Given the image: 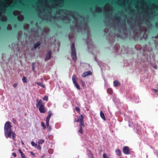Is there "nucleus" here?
Returning a JSON list of instances; mask_svg holds the SVG:
<instances>
[{
    "instance_id": "nucleus-11",
    "label": "nucleus",
    "mask_w": 158,
    "mask_h": 158,
    "mask_svg": "<svg viewBox=\"0 0 158 158\" xmlns=\"http://www.w3.org/2000/svg\"><path fill=\"white\" fill-rule=\"evenodd\" d=\"M77 77L75 75H73L72 77V80L73 81V84L77 82L76 80Z\"/></svg>"
},
{
    "instance_id": "nucleus-41",
    "label": "nucleus",
    "mask_w": 158,
    "mask_h": 158,
    "mask_svg": "<svg viewBox=\"0 0 158 158\" xmlns=\"http://www.w3.org/2000/svg\"><path fill=\"white\" fill-rule=\"evenodd\" d=\"M64 18L66 19H69V18L68 17L65 16Z\"/></svg>"
},
{
    "instance_id": "nucleus-13",
    "label": "nucleus",
    "mask_w": 158,
    "mask_h": 158,
    "mask_svg": "<svg viewBox=\"0 0 158 158\" xmlns=\"http://www.w3.org/2000/svg\"><path fill=\"white\" fill-rule=\"evenodd\" d=\"M19 153L21 155V157L22 158H25V156L24 154L23 153V152L22 151L21 149H19Z\"/></svg>"
},
{
    "instance_id": "nucleus-7",
    "label": "nucleus",
    "mask_w": 158,
    "mask_h": 158,
    "mask_svg": "<svg viewBox=\"0 0 158 158\" xmlns=\"http://www.w3.org/2000/svg\"><path fill=\"white\" fill-rule=\"evenodd\" d=\"M92 74V72L90 71H89L84 73L82 74V76L83 77H85L87 76L91 75Z\"/></svg>"
},
{
    "instance_id": "nucleus-26",
    "label": "nucleus",
    "mask_w": 158,
    "mask_h": 158,
    "mask_svg": "<svg viewBox=\"0 0 158 158\" xmlns=\"http://www.w3.org/2000/svg\"><path fill=\"white\" fill-rule=\"evenodd\" d=\"M75 110L77 112H79L80 111V108L77 106L75 107Z\"/></svg>"
},
{
    "instance_id": "nucleus-39",
    "label": "nucleus",
    "mask_w": 158,
    "mask_h": 158,
    "mask_svg": "<svg viewBox=\"0 0 158 158\" xmlns=\"http://www.w3.org/2000/svg\"><path fill=\"white\" fill-rule=\"evenodd\" d=\"M31 154L32 156H35V154L32 152H31Z\"/></svg>"
},
{
    "instance_id": "nucleus-34",
    "label": "nucleus",
    "mask_w": 158,
    "mask_h": 158,
    "mask_svg": "<svg viewBox=\"0 0 158 158\" xmlns=\"http://www.w3.org/2000/svg\"><path fill=\"white\" fill-rule=\"evenodd\" d=\"M12 155L14 157H16V154L15 152H13L12 153Z\"/></svg>"
},
{
    "instance_id": "nucleus-19",
    "label": "nucleus",
    "mask_w": 158,
    "mask_h": 158,
    "mask_svg": "<svg viewBox=\"0 0 158 158\" xmlns=\"http://www.w3.org/2000/svg\"><path fill=\"white\" fill-rule=\"evenodd\" d=\"M74 85L76 87L77 89H80V85L77 84V82L74 83Z\"/></svg>"
},
{
    "instance_id": "nucleus-29",
    "label": "nucleus",
    "mask_w": 158,
    "mask_h": 158,
    "mask_svg": "<svg viewBox=\"0 0 158 158\" xmlns=\"http://www.w3.org/2000/svg\"><path fill=\"white\" fill-rule=\"evenodd\" d=\"M34 63H32V70L33 71H34L35 70V68L34 67Z\"/></svg>"
},
{
    "instance_id": "nucleus-38",
    "label": "nucleus",
    "mask_w": 158,
    "mask_h": 158,
    "mask_svg": "<svg viewBox=\"0 0 158 158\" xmlns=\"http://www.w3.org/2000/svg\"><path fill=\"white\" fill-rule=\"evenodd\" d=\"M90 157L89 158H94L93 157V155L92 153L90 154Z\"/></svg>"
},
{
    "instance_id": "nucleus-47",
    "label": "nucleus",
    "mask_w": 158,
    "mask_h": 158,
    "mask_svg": "<svg viewBox=\"0 0 158 158\" xmlns=\"http://www.w3.org/2000/svg\"><path fill=\"white\" fill-rule=\"evenodd\" d=\"M148 21V20H146V22L147 23Z\"/></svg>"
},
{
    "instance_id": "nucleus-17",
    "label": "nucleus",
    "mask_w": 158,
    "mask_h": 158,
    "mask_svg": "<svg viewBox=\"0 0 158 158\" xmlns=\"http://www.w3.org/2000/svg\"><path fill=\"white\" fill-rule=\"evenodd\" d=\"M107 92L110 94H111L113 93V91L111 88H108L107 89Z\"/></svg>"
},
{
    "instance_id": "nucleus-22",
    "label": "nucleus",
    "mask_w": 158,
    "mask_h": 158,
    "mask_svg": "<svg viewBox=\"0 0 158 158\" xmlns=\"http://www.w3.org/2000/svg\"><path fill=\"white\" fill-rule=\"evenodd\" d=\"M114 18L117 21H119L120 20V17L117 15L114 16Z\"/></svg>"
},
{
    "instance_id": "nucleus-9",
    "label": "nucleus",
    "mask_w": 158,
    "mask_h": 158,
    "mask_svg": "<svg viewBox=\"0 0 158 158\" xmlns=\"http://www.w3.org/2000/svg\"><path fill=\"white\" fill-rule=\"evenodd\" d=\"M115 152L117 155L119 156H121L122 155V153L121 150L119 149H116L115 150Z\"/></svg>"
},
{
    "instance_id": "nucleus-5",
    "label": "nucleus",
    "mask_w": 158,
    "mask_h": 158,
    "mask_svg": "<svg viewBox=\"0 0 158 158\" xmlns=\"http://www.w3.org/2000/svg\"><path fill=\"white\" fill-rule=\"evenodd\" d=\"M84 115L83 114H81L80 116V127H84L85 124L84 121Z\"/></svg>"
},
{
    "instance_id": "nucleus-33",
    "label": "nucleus",
    "mask_w": 158,
    "mask_h": 158,
    "mask_svg": "<svg viewBox=\"0 0 158 158\" xmlns=\"http://www.w3.org/2000/svg\"><path fill=\"white\" fill-rule=\"evenodd\" d=\"M37 148L40 150L41 149V148L40 146L39 145L37 147Z\"/></svg>"
},
{
    "instance_id": "nucleus-10",
    "label": "nucleus",
    "mask_w": 158,
    "mask_h": 158,
    "mask_svg": "<svg viewBox=\"0 0 158 158\" xmlns=\"http://www.w3.org/2000/svg\"><path fill=\"white\" fill-rule=\"evenodd\" d=\"M100 116L101 118L103 119L104 121L106 120V119L104 115V114L103 113L102 111H101L100 112Z\"/></svg>"
},
{
    "instance_id": "nucleus-24",
    "label": "nucleus",
    "mask_w": 158,
    "mask_h": 158,
    "mask_svg": "<svg viewBox=\"0 0 158 158\" xmlns=\"http://www.w3.org/2000/svg\"><path fill=\"white\" fill-rule=\"evenodd\" d=\"M31 144L33 146H35V147L37 146V144H35V143L33 141L31 142Z\"/></svg>"
},
{
    "instance_id": "nucleus-16",
    "label": "nucleus",
    "mask_w": 158,
    "mask_h": 158,
    "mask_svg": "<svg viewBox=\"0 0 158 158\" xmlns=\"http://www.w3.org/2000/svg\"><path fill=\"white\" fill-rule=\"evenodd\" d=\"M44 142V140L43 139H40L38 141L39 144H41Z\"/></svg>"
},
{
    "instance_id": "nucleus-36",
    "label": "nucleus",
    "mask_w": 158,
    "mask_h": 158,
    "mask_svg": "<svg viewBox=\"0 0 158 158\" xmlns=\"http://www.w3.org/2000/svg\"><path fill=\"white\" fill-rule=\"evenodd\" d=\"M7 7L8 9H10V8H11L12 7V6H10V5H8Z\"/></svg>"
},
{
    "instance_id": "nucleus-27",
    "label": "nucleus",
    "mask_w": 158,
    "mask_h": 158,
    "mask_svg": "<svg viewBox=\"0 0 158 158\" xmlns=\"http://www.w3.org/2000/svg\"><path fill=\"white\" fill-rule=\"evenodd\" d=\"M80 121V116L79 117V118L78 119H74V122H79Z\"/></svg>"
},
{
    "instance_id": "nucleus-30",
    "label": "nucleus",
    "mask_w": 158,
    "mask_h": 158,
    "mask_svg": "<svg viewBox=\"0 0 158 158\" xmlns=\"http://www.w3.org/2000/svg\"><path fill=\"white\" fill-rule=\"evenodd\" d=\"M152 90H153L154 92L155 93H157V94L158 95V90L156 89H152Z\"/></svg>"
},
{
    "instance_id": "nucleus-23",
    "label": "nucleus",
    "mask_w": 158,
    "mask_h": 158,
    "mask_svg": "<svg viewBox=\"0 0 158 158\" xmlns=\"http://www.w3.org/2000/svg\"><path fill=\"white\" fill-rule=\"evenodd\" d=\"M43 100H45L47 101H48V96H44L43 98Z\"/></svg>"
},
{
    "instance_id": "nucleus-45",
    "label": "nucleus",
    "mask_w": 158,
    "mask_h": 158,
    "mask_svg": "<svg viewBox=\"0 0 158 158\" xmlns=\"http://www.w3.org/2000/svg\"><path fill=\"white\" fill-rule=\"evenodd\" d=\"M22 143L23 144H24V143H23V141L22 142Z\"/></svg>"
},
{
    "instance_id": "nucleus-28",
    "label": "nucleus",
    "mask_w": 158,
    "mask_h": 158,
    "mask_svg": "<svg viewBox=\"0 0 158 158\" xmlns=\"http://www.w3.org/2000/svg\"><path fill=\"white\" fill-rule=\"evenodd\" d=\"M29 25L28 24H27L24 26V28L25 29H28L29 28Z\"/></svg>"
},
{
    "instance_id": "nucleus-1",
    "label": "nucleus",
    "mask_w": 158,
    "mask_h": 158,
    "mask_svg": "<svg viewBox=\"0 0 158 158\" xmlns=\"http://www.w3.org/2000/svg\"><path fill=\"white\" fill-rule=\"evenodd\" d=\"M4 133L6 138L11 137L13 140L15 141L16 134L12 130V126L9 121L6 122L4 125Z\"/></svg>"
},
{
    "instance_id": "nucleus-32",
    "label": "nucleus",
    "mask_w": 158,
    "mask_h": 158,
    "mask_svg": "<svg viewBox=\"0 0 158 158\" xmlns=\"http://www.w3.org/2000/svg\"><path fill=\"white\" fill-rule=\"evenodd\" d=\"M46 126L47 127H48L49 125V121L46 120Z\"/></svg>"
},
{
    "instance_id": "nucleus-35",
    "label": "nucleus",
    "mask_w": 158,
    "mask_h": 158,
    "mask_svg": "<svg viewBox=\"0 0 158 158\" xmlns=\"http://www.w3.org/2000/svg\"><path fill=\"white\" fill-rule=\"evenodd\" d=\"M52 149H50L48 150V152L49 153H52Z\"/></svg>"
},
{
    "instance_id": "nucleus-18",
    "label": "nucleus",
    "mask_w": 158,
    "mask_h": 158,
    "mask_svg": "<svg viewBox=\"0 0 158 158\" xmlns=\"http://www.w3.org/2000/svg\"><path fill=\"white\" fill-rule=\"evenodd\" d=\"M22 80L23 82L27 83V78L26 77H23L22 79Z\"/></svg>"
},
{
    "instance_id": "nucleus-2",
    "label": "nucleus",
    "mask_w": 158,
    "mask_h": 158,
    "mask_svg": "<svg viewBox=\"0 0 158 158\" xmlns=\"http://www.w3.org/2000/svg\"><path fill=\"white\" fill-rule=\"evenodd\" d=\"M36 106H39V110L41 113H44L46 112V109L44 107V103L41 99L38 101L37 99Z\"/></svg>"
},
{
    "instance_id": "nucleus-37",
    "label": "nucleus",
    "mask_w": 158,
    "mask_h": 158,
    "mask_svg": "<svg viewBox=\"0 0 158 158\" xmlns=\"http://www.w3.org/2000/svg\"><path fill=\"white\" fill-rule=\"evenodd\" d=\"M17 83H15V84H14L13 85V86L14 87H17Z\"/></svg>"
},
{
    "instance_id": "nucleus-40",
    "label": "nucleus",
    "mask_w": 158,
    "mask_h": 158,
    "mask_svg": "<svg viewBox=\"0 0 158 158\" xmlns=\"http://www.w3.org/2000/svg\"><path fill=\"white\" fill-rule=\"evenodd\" d=\"M117 37H122V36L121 35H117Z\"/></svg>"
},
{
    "instance_id": "nucleus-6",
    "label": "nucleus",
    "mask_w": 158,
    "mask_h": 158,
    "mask_svg": "<svg viewBox=\"0 0 158 158\" xmlns=\"http://www.w3.org/2000/svg\"><path fill=\"white\" fill-rule=\"evenodd\" d=\"M52 51L49 50L48 51L47 54L46 55V57L45 58V61H47L50 59L51 57Z\"/></svg>"
},
{
    "instance_id": "nucleus-12",
    "label": "nucleus",
    "mask_w": 158,
    "mask_h": 158,
    "mask_svg": "<svg viewBox=\"0 0 158 158\" xmlns=\"http://www.w3.org/2000/svg\"><path fill=\"white\" fill-rule=\"evenodd\" d=\"M114 85L115 86H118L120 85V83L118 81H114Z\"/></svg>"
},
{
    "instance_id": "nucleus-20",
    "label": "nucleus",
    "mask_w": 158,
    "mask_h": 158,
    "mask_svg": "<svg viewBox=\"0 0 158 158\" xmlns=\"http://www.w3.org/2000/svg\"><path fill=\"white\" fill-rule=\"evenodd\" d=\"M78 132L81 133V134H82L83 133V131L82 130V127H79V129L78 131Z\"/></svg>"
},
{
    "instance_id": "nucleus-42",
    "label": "nucleus",
    "mask_w": 158,
    "mask_h": 158,
    "mask_svg": "<svg viewBox=\"0 0 158 158\" xmlns=\"http://www.w3.org/2000/svg\"><path fill=\"white\" fill-rule=\"evenodd\" d=\"M21 33H21V32H20H20H19L18 33V35H19V36H20V35H21Z\"/></svg>"
},
{
    "instance_id": "nucleus-4",
    "label": "nucleus",
    "mask_w": 158,
    "mask_h": 158,
    "mask_svg": "<svg viewBox=\"0 0 158 158\" xmlns=\"http://www.w3.org/2000/svg\"><path fill=\"white\" fill-rule=\"evenodd\" d=\"M123 152L125 155L130 154L129 148L127 146H125L124 147L123 149Z\"/></svg>"
},
{
    "instance_id": "nucleus-46",
    "label": "nucleus",
    "mask_w": 158,
    "mask_h": 158,
    "mask_svg": "<svg viewBox=\"0 0 158 158\" xmlns=\"http://www.w3.org/2000/svg\"><path fill=\"white\" fill-rule=\"evenodd\" d=\"M104 32H106V30L105 29L104 30Z\"/></svg>"
},
{
    "instance_id": "nucleus-43",
    "label": "nucleus",
    "mask_w": 158,
    "mask_h": 158,
    "mask_svg": "<svg viewBox=\"0 0 158 158\" xmlns=\"http://www.w3.org/2000/svg\"><path fill=\"white\" fill-rule=\"evenodd\" d=\"M52 18H53V19H56V17H52Z\"/></svg>"
},
{
    "instance_id": "nucleus-8",
    "label": "nucleus",
    "mask_w": 158,
    "mask_h": 158,
    "mask_svg": "<svg viewBox=\"0 0 158 158\" xmlns=\"http://www.w3.org/2000/svg\"><path fill=\"white\" fill-rule=\"evenodd\" d=\"M41 44V43L40 42L38 41L35 43L33 46V48H32V50H34L35 49L37 48Z\"/></svg>"
},
{
    "instance_id": "nucleus-49",
    "label": "nucleus",
    "mask_w": 158,
    "mask_h": 158,
    "mask_svg": "<svg viewBox=\"0 0 158 158\" xmlns=\"http://www.w3.org/2000/svg\"><path fill=\"white\" fill-rule=\"evenodd\" d=\"M1 1H3V0H1Z\"/></svg>"
},
{
    "instance_id": "nucleus-21",
    "label": "nucleus",
    "mask_w": 158,
    "mask_h": 158,
    "mask_svg": "<svg viewBox=\"0 0 158 158\" xmlns=\"http://www.w3.org/2000/svg\"><path fill=\"white\" fill-rule=\"evenodd\" d=\"M41 126L43 127V128L44 130L46 128V127L45 126V124L43 122H41Z\"/></svg>"
},
{
    "instance_id": "nucleus-48",
    "label": "nucleus",
    "mask_w": 158,
    "mask_h": 158,
    "mask_svg": "<svg viewBox=\"0 0 158 158\" xmlns=\"http://www.w3.org/2000/svg\"><path fill=\"white\" fill-rule=\"evenodd\" d=\"M129 23V22H128V23Z\"/></svg>"
},
{
    "instance_id": "nucleus-44",
    "label": "nucleus",
    "mask_w": 158,
    "mask_h": 158,
    "mask_svg": "<svg viewBox=\"0 0 158 158\" xmlns=\"http://www.w3.org/2000/svg\"><path fill=\"white\" fill-rule=\"evenodd\" d=\"M11 29V27H10V28H7V29Z\"/></svg>"
},
{
    "instance_id": "nucleus-25",
    "label": "nucleus",
    "mask_w": 158,
    "mask_h": 158,
    "mask_svg": "<svg viewBox=\"0 0 158 158\" xmlns=\"http://www.w3.org/2000/svg\"><path fill=\"white\" fill-rule=\"evenodd\" d=\"M103 158H110L109 157L107 156L106 154H103Z\"/></svg>"
},
{
    "instance_id": "nucleus-3",
    "label": "nucleus",
    "mask_w": 158,
    "mask_h": 158,
    "mask_svg": "<svg viewBox=\"0 0 158 158\" xmlns=\"http://www.w3.org/2000/svg\"><path fill=\"white\" fill-rule=\"evenodd\" d=\"M71 49L72 50V52L71 56L74 61H76L77 60L76 52V49L75 47V44L74 43H73L71 45Z\"/></svg>"
},
{
    "instance_id": "nucleus-31",
    "label": "nucleus",
    "mask_w": 158,
    "mask_h": 158,
    "mask_svg": "<svg viewBox=\"0 0 158 158\" xmlns=\"http://www.w3.org/2000/svg\"><path fill=\"white\" fill-rule=\"evenodd\" d=\"M12 122L14 124H15L16 122V120L14 118H13L12 119Z\"/></svg>"
},
{
    "instance_id": "nucleus-15",
    "label": "nucleus",
    "mask_w": 158,
    "mask_h": 158,
    "mask_svg": "<svg viewBox=\"0 0 158 158\" xmlns=\"http://www.w3.org/2000/svg\"><path fill=\"white\" fill-rule=\"evenodd\" d=\"M52 114L51 113H50L48 114V116L46 117V120L49 121L52 115Z\"/></svg>"
},
{
    "instance_id": "nucleus-14",
    "label": "nucleus",
    "mask_w": 158,
    "mask_h": 158,
    "mask_svg": "<svg viewBox=\"0 0 158 158\" xmlns=\"http://www.w3.org/2000/svg\"><path fill=\"white\" fill-rule=\"evenodd\" d=\"M36 83L38 85L41 86L43 88H45V85L43 83L39 82H37Z\"/></svg>"
}]
</instances>
